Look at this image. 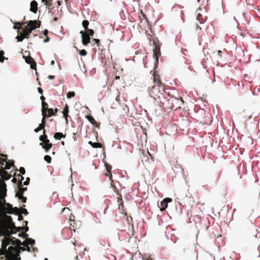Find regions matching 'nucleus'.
Segmentation results:
<instances>
[{"instance_id":"nucleus-1","label":"nucleus","mask_w":260,"mask_h":260,"mask_svg":"<svg viewBox=\"0 0 260 260\" xmlns=\"http://www.w3.org/2000/svg\"><path fill=\"white\" fill-rule=\"evenodd\" d=\"M7 185L4 180L0 179V221L8 223L13 228H15L10 216L6 214H13V207L10 203H6L5 197L7 196Z\"/></svg>"},{"instance_id":"nucleus-2","label":"nucleus","mask_w":260,"mask_h":260,"mask_svg":"<svg viewBox=\"0 0 260 260\" xmlns=\"http://www.w3.org/2000/svg\"><path fill=\"white\" fill-rule=\"evenodd\" d=\"M153 81L154 85L149 88V94L150 96L153 98L158 103L159 106L165 104V86L160 80V78L156 72H153Z\"/></svg>"},{"instance_id":"nucleus-3","label":"nucleus","mask_w":260,"mask_h":260,"mask_svg":"<svg viewBox=\"0 0 260 260\" xmlns=\"http://www.w3.org/2000/svg\"><path fill=\"white\" fill-rule=\"evenodd\" d=\"M13 226L0 221V236L5 237L2 240V247L0 249V255L5 254L7 252V247L11 244V235L14 232Z\"/></svg>"},{"instance_id":"nucleus-4","label":"nucleus","mask_w":260,"mask_h":260,"mask_svg":"<svg viewBox=\"0 0 260 260\" xmlns=\"http://www.w3.org/2000/svg\"><path fill=\"white\" fill-rule=\"evenodd\" d=\"M0 176L2 180H8L12 176L11 174L8 173L6 170H9L11 167L15 168L13 160L8 159V158H0Z\"/></svg>"},{"instance_id":"nucleus-5","label":"nucleus","mask_w":260,"mask_h":260,"mask_svg":"<svg viewBox=\"0 0 260 260\" xmlns=\"http://www.w3.org/2000/svg\"><path fill=\"white\" fill-rule=\"evenodd\" d=\"M24 250L25 249L22 247H14L13 246L9 247L7 252L3 255L5 256V260H20L19 254L20 250Z\"/></svg>"},{"instance_id":"nucleus-6","label":"nucleus","mask_w":260,"mask_h":260,"mask_svg":"<svg viewBox=\"0 0 260 260\" xmlns=\"http://www.w3.org/2000/svg\"><path fill=\"white\" fill-rule=\"evenodd\" d=\"M41 22L37 20H29L24 28H21L22 31L25 34L27 37H29V34L34 29L40 27Z\"/></svg>"},{"instance_id":"nucleus-7","label":"nucleus","mask_w":260,"mask_h":260,"mask_svg":"<svg viewBox=\"0 0 260 260\" xmlns=\"http://www.w3.org/2000/svg\"><path fill=\"white\" fill-rule=\"evenodd\" d=\"M184 103L182 98H176L174 97H170L167 101V105L170 109H173L175 108V110L178 109H181V106L183 105Z\"/></svg>"},{"instance_id":"nucleus-8","label":"nucleus","mask_w":260,"mask_h":260,"mask_svg":"<svg viewBox=\"0 0 260 260\" xmlns=\"http://www.w3.org/2000/svg\"><path fill=\"white\" fill-rule=\"evenodd\" d=\"M43 134L39 137L40 140L42 142L40 145L47 152L52 147V144L50 143V141L47 138V136L45 135V130L43 131Z\"/></svg>"},{"instance_id":"nucleus-9","label":"nucleus","mask_w":260,"mask_h":260,"mask_svg":"<svg viewBox=\"0 0 260 260\" xmlns=\"http://www.w3.org/2000/svg\"><path fill=\"white\" fill-rule=\"evenodd\" d=\"M153 43L155 46V48L153 49L154 55L155 56L156 60H158V57L160 55V50L159 41L157 39H155L153 40Z\"/></svg>"},{"instance_id":"nucleus-10","label":"nucleus","mask_w":260,"mask_h":260,"mask_svg":"<svg viewBox=\"0 0 260 260\" xmlns=\"http://www.w3.org/2000/svg\"><path fill=\"white\" fill-rule=\"evenodd\" d=\"M11 244H12L15 246H15V247H19L20 246L22 245L24 246H27L28 245V243L27 242V240L23 241L22 243H21V241L19 239H16L13 237L11 236Z\"/></svg>"},{"instance_id":"nucleus-11","label":"nucleus","mask_w":260,"mask_h":260,"mask_svg":"<svg viewBox=\"0 0 260 260\" xmlns=\"http://www.w3.org/2000/svg\"><path fill=\"white\" fill-rule=\"evenodd\" d=\"M80 33L82 37V44L86 46L90 42V38L89 37L87 32H85L83 30H81Z\"/></svg>"},{"instance_id":"nucleus-12","label":"nucleus","mask_w":260,"mask_h":260,"mask_svg":"<svg viewBox=\"0 0 260 260\" xmlns=\"http://www.w3.org/2000/svg\"><path fill=\"white\" fill-rule=\"evenodd\" d=\"M25 61L28 64H30V68L32 69L36 70V63L32 57H31L30 56L26 57Z\"/></svg>"},{"instance_id":"nucleus-13","label":"nucleus","mask_w":260,"mask_h":260,"mask_svg":"<svg viewBox=\"0 0 260 260\" xmlns=\"http://www.w3.org/2000/svg\"><path fill=\"white\" fill-rule=\"evenodd\" d=\"M30 11L36 14L38 11V3L36 1H32L30 3Z\"/></svg>"},{"instance_id":"nucleus-14","label":"nucleus","mask_w":260,"mask_h":260,"mask_svg":"<svg viewBox=\"0 0 260 260\" xmlns=\"http://www.w3.org/2000/svg\"><path fill=\"white\" fill-rule=\"evenodd\" d=\"M253 224V222L252 220L248 219H245L243 220L241 223V226L243 228L246 227V226H250L252 225Z\"/></svg>"},{"instance_id":"nucleus-15","label":"nucleus","mask_w":260,"mask_h":260,"mask_svg":"<svg viewBox=\"0 0 260 260\" xmlns=\"http://www.w3.org/2000/svg\"><path fill=\"white\" fill-rule=\"evenodd\" d=\"M16 197H18L19 200H21L23 203H26L27 199L26 197L23 196V193L17 192L16 193Z\"/></svg>"},{"instance_id":"nucleus-16","label":"nucleus","mask_w":260,"mask_h":260,"mask_svg":"<svg viewBox=\"0 0 260 260\" xmlns=\"http://www.w3.org/2000/svg\"><path fill=\"white\" fill-rule=\"evenodd\" d=\"M69 112V106L67 104H66V105L63 108V111L62 113L63 114V116L66 119L67 121L68 120L67 117L68 116Z\"/></svg>"},{"instance_id":"nucleus-17","label":"nucleus","mask_w":260,"mask_h":260,"mask_svg":"<svg viewBox=\"0 0 260 260\" xmlns=\"http://www.w3.org/2000/svg\"><path fill=\"white\" fill-rule=\"evenodd\" d=\"M86 118L93 125H97V123L94 118L91 115H86L85 116Z\"/></svg>"},{"instance_id":"nucleus-18","label":"nucleus","mask_w":260,"mask_h":260,"mask_svg":"<svg viewBox=\"0 0 260 260\" xmlns=\"http://www.w3.org/2000/svg\"><path fill=\"white\" fill-rule=\"evenodd\" d=\"M29 37H27L24 33L23 32H21L19 36L16 37L18 41L21 42L24 38H28Z\"/></svg>"},{"instance_id":"nucleus-19","label":"nucleus","mask_w":260,"mask_h":260,"mask_svg":"<svg viewBox=\"0 0 260 260\" xmlns=\"http://www.w3.org/2000/svg\"><path fill=\"white\" fill-rule=\"evenodd\" d=\"M160 206H161V208H160V210L161 211H164L168 207V203H167V202L166 201L163 200L160 202Z\"/></svg>"},{"instance_id":"nucleus-20","label":"nucleus","mask_w":260,"mask_h":260,"mask_svg":"<svg viewBox=\"0 0 260 260\" xmlns=\"http://www.w3.org/2000/svg\"><path fill=\"white\" fill-rule=\"evenodd\" d=\"M48 109V104L45 102L42 103V113H47V109Z\"/></svg>"},{"instance_id":"nucleus-21","label":"nucleus","mask_w":260,"mask_h":260,"mask_svg":"<svg viewBox=\"0 0 260 260\" xmlns=\"http://www.w3.org/2000/svg\"><path fill=\"white\" fill-rule=\"evenodd\" d=\"M63 137H65V136L60 132H57L54 135V138L57 140H60Z\"/></svg>"},{"instance_id":"nucleus-22","label":"nucleus","mask_w":260,"mask_h":260,"mask_svg":"<svg viewBox=\"0 0 260 260\" xmlns=\"http://www.w3.org/2000/svg\"><path fill=\"white\" fill-rule=\"evenodd\" d=\"M206 17H203L200 13H198L197 15V19H198L201 23L204 22L206 20Z\"/></svg>"},{"instance_id":"nucleus-23","label":"nucleus","mask_w":260,"mask_h":260,"mask_svg":"<svg viewBox=\"0 0 260 260\" xmlns=\"http://www.w3.org/2000/svg\"><path fill=\"white\" fill-rule=\"evenodd\" d=\"M106 167L107 171L108 172V173L110 174V180L111 181V182H113V181L112 180V175L111 174L112 167L110 165L107 164L106 166Z\"/></svg>"},{"instance_id":"nucleus-24","label":"nucleus","mask_w":260,"mask_h":260,"mask_svg":"<svg viewBox=\"0 0 260 260\" xmlns=\"http://www.w3.org/2000/svg\"><path fill=\"white\" fill-rule=\"evenodd\" d=\"M140 22H142V20L145 19L146 21H148V19L146 15L143 12L142 10L140 11V15L139 16Z\"/></svg>"},{"instance_id":"nucleus-25","label":"nucleus","mask_w":260,"mask_h":260,"mask_svg":"<svg viewBox=\"0 0 260 260\" xmlns=\"http://www.w3.org/2000/svg\"><path fill=\"white\" fill-rule=\"evenodd\" d=\"M89 144H90L93 148H100L101 147V144L100 143L94 142L92 143L91 141L89 142Z\"/></svg>"},{"instance_id":"nucleus-26","label":"nucleus","mask_w":260,"mask_h":260,"mask_svg":"<svg viewBox=\"0 0 260 260\" xmlns=\"http://www.w3.org/2000/svg\"><path fill=\"white\" fill-rule=\"evenodd\" d=\"M47 112H48V114H47V117H51L54 115L53 110L51 108H48L47 109Z\"/></svg>"},{"instance_id":"nucleus-27","label":"nucleus","mask_w":260,"mask_h":260,"mask_svg":"<svg viewBox=\"0 0 260 260\" xmlns=\"http://www.w3.org/2000/svg\"><path fill=\"white\" fill-rule=\"evenodd\" d=\"M13 230L14 231V232L12 233L13 234H15L17 232H22L23 231V226H19V227H16L14 229H13Z\"/></svg>"},{"instance_id":"nucleus-28","label":"nucleus","mask_w":260,"mask_h":260,"mask_svg":"<svg viewBox=\"0 0 260 260\" xmlns=\"http://www.w3.org/2000/svg\"><path fill=\"white\" fill-rule=\"evenodd\" d=\"M22 24L20 22H15L14 23V26H13V28L14 29H21L22 28V27H21Z\"/></svg>"},{"instance_id":"nucleus-29","label":"nucleus","mask_w":260,"mask_h":260,"mask_svg":"<svg viewBox=\"0 0 260 260\" xmlns=\"http://www.w3.org/2000/svg\"><path fill=\"white\" fill-rule=\"evenodd\" d=\"M89 24V22L88 20H83L82 22V25L84 27L85 30H87L88 29V26Z\"/></svg>"},{"instance_id":"nucleus-30","label":"nucleus","mask_w":260,"mask_h":260,"mask_svg":"<svg viewBox=\"0 0 260 260\" xmlns=\"http://www.w3.org/2000/svg\"><path fill=\"white\" fill-rule=\"evenodd\" d=\"M26 240L28 243V245H31V246H33L35 244V240L31 238H27Z\"/></svg>"},{"instance_id":"nucleus-31","label":"nucleus","mask_w":260,"mask_h":260,"mask_svg":"<svg viewBox=\"0 0 260 260\" xmlns=\"http://www.w3.org/2000/svg\"><path fill=\"white\" fill-rule=\"evenodd\" d=\"M75 93L74 91H69L67 93V98L69 99L73 98V97L75 96Z\"/></svg>"},{"instance_id":"nucleus-32","label":"nucleus","mask_w":260,"mask_h":260,"mask_svg":"<svg viewBox=\"0 0 260 260\" xmlns=\"http://www.w3.org/2000/svg\"><path fill=\"white\" fill-rule=\"evenodd\" d=\"M87 32L88 33V35H89V37H90V36H93V35H94V31L93 30L91 29H87V30H86V32Z\"/></svg>"},{"instance_id":"nucleus-33","label":"nucleus","mask_w":260,"mask_h":260,"mask_svg":"<svg viewBox=\"0 0 260 260\" xmlns=\"http://www.w3.org/2000/svg\"><path fill=\"white\" fill-rule=\"evenodd\" d=\"M12 211H13V214L16 215H18L20 213V209L17 207L13 208V209Z\"/></svg>"},{"instance_id":"nucleus-34","label":"nucleus","mask_w":260,"mask_h":260,"mask_svg":"<svg viewBox=\"0 0 260 260\" xmlns=\"http://www.w3.org/2000/svg\"><path fill=\"white\" fill-rule=\"evenodd\" d=\"M4 52L3 50L0 51V61L3 62L5 59V57L4 56Z\"/></svg>"},{"instance_id":"nucleus-35","label":"nucleus","mask_w":260,"mask_h":260,"mask_svg":"<svg viewBox=\"0 0 260 260\" xmlns=\"http://www.w3.org/2000/svg\"><path fill=\"white\" fill-rule=\"evenodd\" d=\"M28 213L25 208H21L20 209V214H24L25 215H27Z\"/></svg>"},{"instance_id":"nucleus-36","label":"nucleus","mask_w":260,"mask_h":260,"mask_svg":"<svg viewBox=\"0 0 260 260\" xmlns=\"http://www.w3.org/2000/svg\"><path fill=\"white\" fill-rule=\"evenodd\" d=\"M51 157L48 155H46L44 156V160L46 161L48 163H50L51 161Z\"/></svg>"},{"instance_id":"nucleus-37","label":"nucleus","mask_w":260,"mask_h":260,"mask_svg":"<svg viewBox=\"0 0 260 260\" xmlns=\"http://www.w3.org/2000/svg\"><path fill=\"white\" fill-rule=\"evenodd\" d=\"M26 190H27V187H23L22 186V187H20V188H19V190L18 192L21 193H24V191H25Z\"/></svg>"},{"instance_id":"nucleus-38","label":"nucleus","mask_w":260,"mask_h":260,"mask_svg":"<svg viewBox=\"0 0 260 260\" xmlns=\"http://www.w3.org/2000/svg\"><path fill=\"white\" fill-rule=\"evenodd\" d=\"M79 54L81 56H86L87 54V52L85 49H82L79 51Z\"/></svg>"},{"instance_id":"nucleus-39","label":"nucleus","mask_w":260,"mask_h":260,"mask_svg":"<svg viewBox=\"0 0 260 260\" xmlns=\"http://www.w3.org/2000/svg\"><path fill=\"white\" fill-rule=\"evenodd\" d=\"M42 115H43V118L42 119V123H44L46 124L45 118L47 117V113H42Z\"/></svg>"},{"instance_id":"nucleus-40","label":"nucleus","mask_w":260,"mask_h":260,"mask_svg":"<svg viewBox=\"0 0 260 260\" xmlns=\"http://www.w3.org/2000/svg\"><path fill=\"white\" fill-rule=\"evenodd\" d=\"M49 1H52V0H42V2L44 3L45 5L50 6L52 5V4H49Z\"/></svg>"},{"instance_id":"nucleus-41","label":"nucleus","mask_w":260,"mask_h":260,"mask_svg":"<svg viewBox=\"0 0 260 260\" xmlns=\"http://www.w3.org/2000/svg\"><path fill=\"white\" fill-rule=\"evenodd\" d=\"M19 172L21 174L24 175L25 173V170L23 167H20L19 169Z\"/></svg>"},{"instance_id":"nucleus-42","label":"nucleus","mask_w":260,"mask_h":260,"mask_svg":"<svg viewBox=\"0 0 260 260\" xmlns=\"http://www.w3.org/2000/svg\"><path fill=\"white\" fill-rule=\"evenodd\" d=\"M25 226L24 227H23V230H24V231L25 232H27L28 231V227L27 226V224L28 223V222L27 221H25Z\"/></svg>"},{"instance_id":"nucleus-43","label":"nucleus","mask_w":260,"mask_h":260,"mask_svg":"<svg viewBox=\"0 0 260 260\" xmlns=\"http://www.w3.org/2000/svg\"><path fill=\"white\" fill-rule=\"evenodd\" d=\"M30 178L29 177H27L26 179V180L23 182V185H27L29 183Z\"/></svg>"},{"instance_id":"nucleus-44","label":"nucleus","mask_w":260,"mask_h":260,"mask_svg":"<svg viewBox=\"0 0 260 260\" xmlns=\"http://www.w3.org/2000/svg\"><path fill=\"white\" fill-rule=\"evenodd\" d=\"M45 124L44 123H40L39 125V127L42 130V129H44V131L45 130L44 129V128L45 127Z\"/></svg>"},{"instance_id":"nucleus-45","label":"nucleus","mask_w":260,"mask_h":260,"mask_svg":"<svg viewBox=\"0 0 260 260\" xmlns=\"http://www.w3.org/2000/svg\"><path fill=\"white\" fill-rule=\"evenodd\" d=\"M165 201L167 202V203L168 204L169 202H171L172 201V199L169 198H167L164 199Z\"/></svg>"},{"instance_id":"nucleus-46","label":"nucleus","mask_w":260,"mask_h":260,"mask_svg":"<svg viewBox=\"0 0 260 260\" xmlns=\"http://www.w3.org/2000/svg\"><path fill=\"white\" fill-rule=\"evenodd\" d=\"M17 215L18 216V220L21 221L23 219V217L21 214L19 213Z\"/></svg>"},{"instance_id":"nucleus-47","label":"nucleus","mask_w":260,"mask_h":260,"mask_svg":"<svg viewBox=\"0 0 260 260\" xmlns=\"http://www.w3.org/2000/svg\"><path fill=\"white\" fill-rule=\"evenodd\" d=\"M96 44H97L98 46L99 45L100 43V40L98 39H94L93 40Z\"/></svg>"},{"instance_id":"nucleus-48","label":"nucleus","mask_w":260,"mask_h":260,"mask_svg":"<svg viewBox=\"0 0 260 260\" xmlns=\"http://www.w3.org/2000/svg\"><path fill=\"white\" fill-rule=\"evenodd\" d=\"M18 187L19 188H20V187H22V182L21 181V180H19L18 181Z\"/></svg>"},{"instance_id":"nucleus-49","label":"nucleus","mask_w":260,"mask_h":260,"mask_svg":"<svg viewBox=\"0 0 260 260\" xmlns=\"http://www.w3.org/2000/svg\"><path fill=\"white\" fill-rule=\"evenodd\" d=\"M43 34L45 36H48V30L47 29H45L44 31H43Z\"/></svg>"},{"instance_id":"nucleus-50","label":"nucleus","mask_w":260,"mask_h":260,"mask_svg":"<svg viewBox=\"0 0 260 260\" xmlns=\"http://www.w3.org/2000/svg\"><path fill=\"white\" fill-rule=\"evenodd\" d=\"M18 236L20 238H23V237H24V233H19Z\"/></svg>"},{"instance_id":"nucleus-51","label":"nucleus","mask_w":260,"mask_h":260,"mask_svg":"<svg viewBox=\"0 0 260 260\" xmlns=\"http://www.w3.org/2000/svg\"><path fill=\"white\" fill-rule=\"evenodd\" d=\"M46 39L44 40V43H47L49 41L50 38L48 36H46Z\"/></svg>"},{"instance_id":"nucleus-52","label":"nucleus","mask_w":260,"mask_h":260,"mask_svg":"<svg viewBox=\"0 0 260 260\" xmlns=\"http://www.w3.org/2000/svg\"><path fill=\"white\" fill-rule=\"evenodd\" d=\"M38 92L41 93V94H42L43 93V90L41 88V87H38Z\"/></svg>"},{"instance_id":"nucleus-53","label":"nucleus","mask_w":260,"mask_h":260,"mask_svg":"<svg viewBox=\"0 0 260 260\" xmlns=\"http://www.w3.org/2000/svg\"><path fill=\"white\" fill-rule=\"evenodd\" d=\"M0 156L2 157L1 158H8L7 155L4 154H1Z\"/></svg>"},{"instance_id":"nucleus-54","label":"nucleus","mask_w":260,"mask_h":260,"mask_svg":"<svg viewBox=\"0 0 260 260\" xmlns=\"http://www.w3.org/2000/svg\"><path fill=\"white\" fill-rule=\"evenodd\" d=\"M17 181V180L16 178H13L12 179V182L14 183H16Z\"/></svg>"},{"instance_id":"nucleus-55","label":"nucleus","mask_w":260,"mask_h":260,"mask_svg":"<svg viewBox=\"0 0 260 260\" xmlns=\"http://www.w3.org/2000/svg\"><path fill=\"white\" fill-rule=\"evenodd\" d=\"M41 101H42V102H45V97L43 96V95H42L40 98Z\"/></svg>"},{"instance_id":"nucleus-56","label":"nucleus","mask_w":260,"mask_h":260,"mask_svg":"<svg viewBox=\"0 0 260 260\" xmlns=\"http://www.w3.org/2000/svg\"><path fill=\"white\" fill-rule=\"evenodd\" d=\"M48 78L49 79H54L55 77L54 76H53V75H49L48 76Z\"/></svg>"},{"instance_id":"nucleus-57","label":"nucleus","mask_w":260,"mask_h":260,"mask_svg":"<svg viewBox=\"0 0 260 260\" xmlns=\"http://www.w3.org/2000/svg\"><path fill=\"white\" fill-rule=\"evenodd\" d=\"M218 55L220 56V57H221L222 56V51L221 50H218Z\"/></svg>"},{"instance_id":"nucleus-58","label":"nucleus","mask_w":260,"mask_h":260,"mask_svg":"<svg viewBox=\"0 0 260 260\" xmlns=\"http://www.w3.org/2000/svg\"><path fill=\"white\" fill-rule=\"evenodd\" d=\"M41 129L38 127V128L35 129V132L36 133H38V132H39L40 131H41Z\"/></svg>"},{"instance_id":"nucleus-59","label":"nucleus","mask_w":260,"mask_h":260,"mask_svg":"<svg viewBox=\"0 0 260 260\" xmlns=\"http://www.w3.org/2000/svg\"><path fill=\"white\" fill-rule=\"evenodd\" d=\"M18 176L20 177V180H21V181H22V180L24 179V177L20 175H18Z\"/></svg>"},{"instance_id":"nucleus-60","label":"nucleus","mask_w":260,"mask_h":260,"mask_svg":"<svg viewBox=\"0 0 260 260\" xmlns=\"http://www.w3.org/2000/svg\"><path fill=\"white\" fill-rule=\"evenodd\" d=\"M26 250L29 252L30 251V248L28 246V245L26 246Z\"/></svg>"},{"instance_id":"nucleus-61","label":"nucleus","mask_w":260,"mask_h":260,"mask_svg":"<svg viewBox=\"0 0 260 260\" xmlns=\"http://www.w3.org/2000/svg\"><path fill=\"white\" fill-rule=\"evenodd\" d=\"M54 114L58 112V109L57 108L55 109L54 110H53Z\"/></svg>"},{"instance_id":"nucleus-62","label":"nucleus","mask_w":260,"mask_h":260,"mask_svg":"<svg viewBox=\"0 0 260 260\" xmlns=\"http://www.w3.org/2000/svg\"><path fill=\"white\" fill-rule=\"evenodd\" d=\"M58 6H60L61 4V2L60 1H57V2Z\"/></svg>"},{"instance_id":"nucleus-63","label":"nucleus","mask_w":260,"mask_h":260,"mask_svg":"<svg viewBox=\"0 0 260 260\" xmlns=\"http://www.w3.org/2000/svg\"><path fill=\"white\" fill-rule=\"evenodd\" d=\"M105 176H108L110 178V174L108 172L105 173Z\"/></svg>"},{"instance_id":"nucleus-64","label":"nucleus","mask_w":260,"mask_h":260,"mask_svg":"<svg viewBox=\"0 0 260 260\" xmlns=\"http://www.w3.org/2000/svg\"><path fill=\"white\" fill-rule=\"evenodd\" d=\"M27 237H28V235L26 233H24V238H25L27 239V238H28Z\"/></svg>"}]
</instances>
